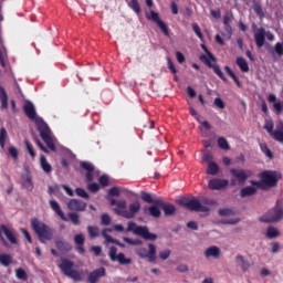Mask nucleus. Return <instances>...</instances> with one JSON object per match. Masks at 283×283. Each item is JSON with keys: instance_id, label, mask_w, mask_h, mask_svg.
Wrapping results in <instances>:
<instances>
[{"instance_id": "22", "label": "nucleus", "mask_w": 283, "mask_h": 283, "mask_svg": "<svg viewBox=\"0 0 283 283\" xmlns=\"http://www.w3.org/2000/svg\"><path fill=\"white\" fill-rule=\"evenodd\" d=\"M81 167L86 171V182H92V180H94V165H92L90 161H82Z\"/></svg>"}, {"instance_id": "62", "label": "nucleus", "mask_w": 283, "mask_h": 283, "mask_svg": "<svg viewBox=\"0 0 283 283\" xmlns=\"http://www.w3.org/2000/svg\"><path fill=\"white\" fill-rule=\"evenodd\" d=\"M214 105L219 107V109H224V102L220 97L214 98Z\"/></svg>"}, {"instance_id": "27", "label": "nucleus", "mask_w": 283, "mask_h": 283, "mask_svg": "<svg viewBox=\"0 0 283 283\" xmlns=\"http://www.w3.org/2000/svg\"><path fill=\"white\" fill-rule=\"evenodd\" d=\"M0 109L3 112L4 109H8V92L6 91V87H3L0 84Z\"/></svg>"}, {"instance_id": "1", "label": "nucleus", "mask_w": 283, "mask_h": 283, "mask_svg": "<svg viewBox=\"0 0 283 283\" xmlns=\"http://www.w3.org/2000/svg\"><path fill=\"white\" fill-rule=\"evenodd\" d=\"M31 228L42 244H45V242L54 238V231L52 228H50V226L45 224L43 221H40L38 218L31 220Z\"/></svg>"}, {"instance_id": "36", "label": "nucleus", "mask_w": 283, "mask_h": 283, "mask_svg": "<svg viewBox=\"0 0 283 283\" xmlns=\"http://www.w3.org/2000/svg\"><path fill=\"white\" fill-rule=\"evenodd\" d=\"M0 264H2V266H10V264H12V255L10 254H0Z\"/></svg>"}, {"instance_id": "7", "label": "nucleus", "mask_w": 283, "mask_h": 283, "mask_svg": "<svg viewBox=\"0 0 283 283\" xmlns=\"http://www.w3.org/2000/svg\"><path fill=\"white\" fill-rule=\"evenodd\" d=\"M259 178L261 182L265 185V187H277V182L282 180V172L277 170H265L259 174Z\"/></svg>"}, {"instance_id": "9", "label": "nucleus", "mask_w": 283, "mask_h": 283, "mask_svg": "<svg viewBox=\"0 0 283 283\" xmlns=\"http://www.w3.org/2000/svg\"><path fill=\"white\" fill-rule=\"evenodd\" d=\"M283 218V209L280 207V201L276 202V206L270 209L264 216L260 218L261 222H280Z\"/></svg>"}, {"instance_id": "16", "label": "nucleus", "mask_w": 283, "mask_h": 283, "mask_svg": "<svg viewBox=\"0 0 283 283\" xmlns=\"http://www.w3.org/2000/svg\"><path fill=\"white\" fill-rule=\"evenodd\" d=\"M157 207H160L167 218L174 216L176 213V206L171 203H167L163 200V198H158L156 201Z\"/></svg>"}, {"instance_id": "31", "label": "nucleus", "mask_w": 283, "mask_h": 283, "mask_svg": "<svg viewBox=\"0 0 283 283\" xmlns=\"http://www.w3.org/2000/svg\"><path fill=\"white\" fill-rule=\"evenodd\" d=\"M40 167L44 174H52V165L48 163V158H45V155L40 156Z\"/></svg>"}, {"instance_id": "64", "label": "nucleus", "mask_w": 283, "mask_h": 283, "mask_svg": "<svg viewBox=\"0 0 283 283\" xmlns=\"http://www.w3.org/2000/svg\"><path fill=\"white\" fill-rule=\"evenodd\" d=\"M108 195L109 196H120V190L118 189V187H113L108 190Z\"/></svg>"}, {"instance_id": "28", "label": "nucleus", "mask_w": 283, "mask_h": 283, "mask_svg": "<svg viewBox=\"0 0 283 283\" xmlns=\"http://www.w3.org/2000/svg\"><path fill=\"white\" fill-rule=\"evenodd\" d=\"M145 216H151V218H160V209L157 206L144 207Z\"/></svg>"}, {"instance_id": "15", "label": "nucleus", "mask_w": 283, "mask_h": 283, "mask_svg": "<svg viewBox=\"0 0 283 283\" xmlns=\"http://www.w3.org/2000/svg\"><path fill=\"white\" fill-rule=\"evenodd\" d=\"M3 234L9 240L10 244H18L17 237L14 235V232H12L10 229L6 227V224L0 226V240L3 242V244H8L6 241V238H3Z\"/></svg>"}, {"instance_id": "57", "label": "nucleus", "mask_w": 283, "mask_h": 283, "mask_svg": "<svg viewBox=\"0 0 283 283\" xmlns=\"http://www.w3.org/2000/svg\"><path fill=\"white\" fill-rule=\"evenodd\" d=\"M231 21H233V13H227L223 15V25L231 24Z\"/></svg>"}, {"instance_id": "20", "label": "nucleus", "mask_w": 283, "mask_h": 283, "mask_svg": "<svg viewBox=\"0 0 283 283\" xmlns=\"http://www.w3.org/2000/svg\"><path fill=\"white\" fill-rule=\"evenodd\" d=\"M23 112L27 117L30 118V120H36V108L34 107V104L30 101H27L23 105Z\"/></svg>"}, {"instance_id": "52", "label": "nucleus", "mask_w": 283, "mask_h": 283, "mask_svg": "<svg viewBox=\"0 0 283 283\" xmlns=\"http://www.w3.org/2000/svg\"><path fill=\"white\" fill-rule=\"evenodd\" d=\"M231 34H233V28L231 27V24H224L223 36H228V39H231Z\"/></svg>"}, {"instance_id": "24", "label": "nucleus", "mask_w": 283, "mask_h": 283, "mask_svg": "<svg viewBox=\"0 0 283 283\" xmlns=\"http://www.w3.org/2000/svg\"><path fill=\"white\" fill-rule=\"evenodd\" d=\"M269 103H273V112L276 114V116H280L282 114V102L277 101V97L274 94H271L268 96Z\"/></svg>"}, {"instance_id": "26", "label": "nucleus", "mask_w": 283, "mask_h": 283, "mask_svg": "<svg viewBox=\"0 0 283 283\" xmlns=\"http://www.w3.org/2000/svg\"><path fill=\"white\" fill-rule=\"evenodd\" d=\"M49 205H50L51 209L54 210L56 216H59V218H61V220H63V222H67V217H65V212H63V210L61 209V205H59L56 202V200H50Z\"/></svg>"}, {"instance_id": "18", "label": "nucleus", "mask_w": 283, "mask_h": 283, "mask_svg": "<svg viewBox=\"0 0 283 283\" xmlns=\"http://www.w3.org/2000/svg\"><path fill=\"white\" fill-rule=\"evenodd\" d=\"M254 41L256 48H264V43L266 42V30L264 28H259L254 32Z\"/></svg>"}, {"instance_id": "6", "label": "nucleus", "mask_w": 283, "mask_h": 283, "mask_svg": "<svg viewBox=\"0 0 283 283\" xmlns=\"http://www.w3.org/2000/svg\"><path fill=\"white\" fill-rule=\"evenodd\" d=\"M178 203L181 207H185L186 209H188L189 211H199L201 213H207L209 211V207L200 203V200H198L195 197L192 198L181 197L178 200Z\"/></svg>"}, {"instance_id": "55", "label": "nucleus", "mask_w": 283, "mask_h": 283, "mask_svg": "<svg viewBox=\"0 0 283 283\" xmlns=\"http://www.w3.org/2000/svg\"><path fill=\"white\" fill-rule=\"evenodd\" d=\"M98 182L102 187H107V185H109V177L103 175L99 177Z\"/></svg>"}, {"instance_id": "34", "label": "nucleus", "mask_w": 283, "mask_h": 283, "mask_svg": "<svg viewBox=\"0 0 283 283\" xmlns=\"http://www.w3.org/2000/svg\"><path fill=\"white\" fill-rule=\"evenodd\" d=\"M260 149H261L262 154H264L266 156V158H270V160H273V158H274L273 151H271L269 149V145H266V143H261Z\"/></svg>"}, {"instance_id": "63", "label": "nucleus", "mask_w": 283, "mask_h": 283, "mask_svg": "<svg viewBox=\"0 0 283 283\" xmlns=\"http://www.w3.org/2000/svg\"><path fill=\"white\" fill-rule=\"evenodd\" d=\"M98 189H101V187L96 182L88 185V190L92 191L93 193H96V191H98Z\"/></svg>"}, {"instance_id": "19", "label": "nucleus", "mask_w": 283, "mask_h": 283, "mask_svg": "<svg viewBox=\"0 0 283 283\" xmlns=\"http://www.w3.org/2000/svg\"><path fill=\"white\" fill-rule=\"evenodd\" d=\"M229 186V180L227 179H210L208 182L209 189L213 191H219L220 189H224V187Z\"/></svg>"}, {"instance_id": "43", "label": "nucleus", "mask_w": 283, "mask_h": 283, "mask_svg": "<svg viewBox=\"0 0 283 283\" xmlns=\"http://www.w3.org/2000/svg\"><path fill=\"white\" fill-rule=\"evenodd\" d=\"M192 30L198 39H200V41H205V35H202V30L200 29V25H198V23H192Z\"/></svg>"}, {"instance_id": "11", "label": "nucleus", "mask_w": 283, "mask_h": 283, "mask_svg": "<svg viewBox=\"0 0 283 283\" xmlns=\"http://www.w3.org/2000/svg\"><path fill=\"white\" fill-rule=\"evenodd\" d=\"M146 19L147 21H153V23H156L165 36H169V27H167V23L160 20V15L156 11H150V13H147Z\"/></svg>"}, {"instance_id": "40", "label": "nucleus", "mask_w": 283, "mask_h": 283, "mask_svg": "<svg viewBox=\"0 0 283 283\" xmlns=\"http://www.w3.org/2000/svg\"><path fill=\"white\" fill-rule=\"evenodd\" d=\"M219 216L222 218H229V216H235V212L231 208H222L218 210Z\"/></svg>"}, {"instance_id": "41", "label": "nucleus", "mask_w": 283, "mask_h": 283, "mask_svg": "<svg viewBox=\"0 0 283 283\" xmlns=\"http://www.w3.org/2000/svg\"><path fill=\"white\" fill-rule=\"evenodd\" d=\"M277 235H280V231H277V229L273 227H269L266 229V238H269L270 240H273V238H277Z\"/></svg>"}, {"instance_id": "12", "label": "nucleus", "mask_w": 283, "mask_h": 283, "mask_svg": "<svg viewBox=\"0 0 283 283\" xmlns=\"http://www.w3.org/2000/svg\"><path fill=\"white\" fill-rule=\"evenodd\" d=\"M136 254L143 260L147 258L148 262H156V245H154L153 243H149L148 249L138 248L136 250Z\"/></svg>"}, {"instance_id": "13", "label": "nucleus", "mask_w": 283, "mask_h": 283, "mask_svg": "<svg viewBox=\"0 0 283 283\" xmlns=\"http://www.w3.org/2000/svg\"><path fill=\"white\" fill-rule=\"evenodd\" d=\"M116 253H118V248L111 247L108 255H109L112 262H119V264H122L123 266H125V264H132V259L125 258V253H123V252H120L118 254H116Z\"/></svg>"}, {"instance_id": "33", "label": "nucleus", "mask_w": 283, "mask_h": 283, "mask_svg": "<svg viewBox=\"0 0 283 283\" xmlns=\"http://www.w3.org/2000/svg\"><path fill=\"white\" fill-rule=\"evenodd\" d=\"M218 171H220V167L216 163H209L207 168V174L209 176H217Z\"/></svg>"}, {"instance_id": "49", "label": "nucleus", "mask_w": 283, "mask_h": 283, "mask_svg": "<svg viewBox=\"0 0 283 283\" xmlns=\"http://www.w3.org/2000/svg\"><path fill=\"white\" fill-rule=\"evenodd\" d=\"M74 242L77 245L85 247V235H83V234H75L74 235Z\"/></svg>"}, {"instance_id": "54", "label": "nucleus", "mask_w": 283, "mask_h": 283, "mask_svg": "<svg viewBox=\"0 0 283 283\" xmlns=\"http://www.w3.org/2000/svg\"><path fill=\"white\" fill-rule=\"evenodd\" d=\"M9 154L13 160H17V158H19V150L14 146L9 147Z\"/></svg>"}, {"instance_id": "25", "label": "nucleus", "mask_w": 283, "mask_h": 283, "mask_svg": "<svg viewBox=\"0 0 283 283\" xmlns=\"http://www.w3.org/2000/svg\"><path fill=\"white\" fill-rule=\"evenodd\" d=\"M55 247L57 251H61V253H70L72 250V244H70V242L65 241L64 239H56Z\"/></svg>"}, {"instance_id": "59", "label": "nucleus", "mask_w": 283, "mask_h": 283, "mask_svg": "<svg viewBox=\"0 0 283 283\" xmlns=\"http://www.w3.org/2000/svg\"><path fill=\"white\" fill-rule=\"evenodd\" d=\"M253 10L256 14H259V17H263L264 15V11L262 10V4L260 3H255L253 6Z\"/></svg>"}, {"instance_id": "10", "label": "nucleus", "mask_w": 283, "mask_h": 283, "mask_svg": "<svg viewBox=\"0 0 283 283\" xmlns=\"http://www.w3.org/2000/svg\"><path fill=\"white\" fill-rule=\"evenodd\" d=\"M230 174L233 178V179H231L232 186H235L237 182L239 185H244V182H247V180H249V176H250L249 171H247L244 169H239V168H231Z\"/></svg>"}, {"instance_id": "56", "label": "nucleus", "mask_w": 283, "mask_h": 283, "mask_svg": "<svg viewBox=\"0 0 283 283\" xmlns=\"http://www.w3.org/2000/svg\"><path fill=\"white\" fill-rule=\"evenodd\" d=\"M87 231H88L91 238H96V237H98V228H94V227H92V226H88V227H87Z\"/></svg>"}, {"instance_id": "14", "label": "nucleus", "mask_w": 283, "mask_h": 283, "mask_svg": "<svg viewBox=\"0 0 283 283\" xmlns=\"http://www.w3.org/2000/svg\"><path fill=\"white\" fill-rule=\"evenodd\" d=\"M274 124L273 120H269L264 125V129L270 134V136L273 138V140H276V143H281L283 145V133L282 130L273 129Z\"/></svg>"}, {"instance_id": "4", "label": "nucleus", "mask_w": 283, "mask_h": 283, "mask_svg": "<svg viewBox=\"0 0 283 283\" xmlns=\"http://www.w3.org/2000/svg\"><path fill=\"white\" fill-rule=\"evenodd\" d=\"M59 269L63 275L73 280V282H83V274L74 270V262L70 259H62Z\"/></svg>"}, {"instance_id": "2", "label": "nucleus", "mask_w": 283, "mask_h": 283, "mask_svg": "<svg viewBox=\"0 0 283 283\" xmlns=\"http://www.w3.org/2000/svg\"><path fill=\"white\" fill-rule=\"evenodd\" d=\"M201 50H203L206 55H201L200 61H202V63H205L207 67H210V70H213L214 74H217V76H219L221 81L227 83V76L224 75L220 66L218 64H213L216 63V56H213V53H210L209 49H207V45L205 44H201Z\"/></svg>"}, {"instance_id": "45", "label": "nucleus", "mask_w": 283, "mask_h": 283, "mask_svg": "<svg viewBox=\"0 0 283 283\" xmlns=\"http://www.w3.org/2000/svg\"><path fill=\"white\" fill-rule=\"evenodd\" d=\"M107 231H112V229H104L103 232H102V235L103 238H105V241L108 243V244H114V242L116 241V239L112 238V235L107 234Z\"/></svg>"}, {"instance_id": "30", "label": "nucleus", "mask_w": 283, "mask_h": 283, "mask_svg": "<svg viewBox=\"0 0 283 283\" xmlns=\"http://www.w3.org/2000/svg\"><path fill=\"white\" fill-rule=\"evenodd\" d=\"M235 262L244 273H247V271H249L251 266V263H249V261L245 260L244 256L240 254L235 256Z\"/></svg>"}, {"instance_id": "35", "label": "nucleus", "mask_w": 283, "mask_h": 283, "mask_svg": "<svg viewBox=\"0 0 283 283\" xmlns=\"http://www.w3.org/2000/svg\"><path fill=\"white\" fill-rule=\"evenodd\" d=\"M140 197H142V200L144 202H147L148 205H156V202L158 201V199L151 198V195L146 191H142Z\"/></svg>"}, {"instance_id": "37", "label": "nucleus", "mask_w": 283, "mask_h": 283, "mask_svg": "<svg viewBox=\"0 0 283 283\" xmlns=\"http://www.w3.org/2000/svg\"><path fill=\"white\" fill-rule=\"evenodd\" d=\"M237 65L240 67L241 72H249V63L244 57H237Z\"/></svg>"}, {"instance_id": "29", "label": "nucleus", "mask_w": 283, "mask_h": 283, "mask_svg": "<svg viewBox=\"0 0 283 283\" xmlns=\"http://www.w3.org/2000/svg\"><path fill=\"white\" fill-rule=\"evenodd\" d=\"M206 258H213L214 260H218L220 258V248L212 245L205 251Z\"/></svg>"}, {"instance_id": "44", "label": "nucleus", "mask_w": 283, "mask_h": 283, "mask_svg": "<svg viewBox=\"0 0 283 283\" xmlns=\"http://www.w3.org/2000/svg\"><path fill=\"white\" fill-rule=\"evenodd\" d=\"M15 277H18V280H28V273L25 272V270H23V268H19L15 270Z\"/></svg>"}, {"instance_id": "8", "label": "nucleus", "mask_w": 283, "mask_h": 283, "mask_svg": "<svg viewBox=\"0 0 283 283\" xmlns=\"http://www.w3.org/2000/svg\"><path fill=\"white\" fill-rule=\"evenodd\" d=\"M140 211V201L136 200L128 206V210L125 209H118L114 208V213L116 216H120L122 218H125L126 220H132L136 218V214Z\"/></svg>"}, {"instance_id": "46", "label": "nucleus", "mask_w": 283, "mask_h": 283, "mask_svg": "<svg viewBox=\"0 0 283 283\" xmlns=\"http://www.w3.org/2000/svg\"><path fill=\"white\" fill-rule=\"evenodd\" d=\"M24 145H25V149H27L28 154L30 155V157L35 158L36 151H34V147L32 146V144H30L28 140H25Z\"/></svg>"}, {"instance_id": "61", "label": "nucleus", "mask_w": 283, "mask_h": 283, "mask_svg": "<svg viewBox=\"0 0 283 283\" xmlns=\"http://www.w3.org/2000/svg\"><path fill=\"white\" fill-rule=\"evenodd\" d=\"M124 242H126V244H132V245L143 244V241H140V240H133V239H129L127 237L124 238Z\"/></svg>"}, {"instance_id": "42", "label": "nucleus", "mask_w": 283, "mask_h": 283, "mask_svg": "<svg viewBox=\"0 0 283 283\" xmlns=\"http://www.w3.org/2000/svg\"><path fill=\"white\" fill-rule=\"evenodd\" d=\"M218 146L220 147V149H224L226 151L231 149V147L229 146V142H227V138L224 137L218 138Z\"/></svg>"}, {"instance_id": "5", "label": "nucleus", "mask_w": 283, "mask_h": 283, "mask_svg": "<svg viewBox=\"0 0 283 283\" xmlns=\"http://www.w3.org/2000/svg\"><path fill=\"white\" fill-rule=\"evenodd\" d=\"M127 231H132L135 235H139L144 240H150L151 242L158 240V235L149 232L147 226H137L134 221L128 222Z\"/></svg>"}, {"instance_id": "51", "label": "nucleus", "mask_w": 283, "mask_h": 283, "mask_svg": "<svg viewBox=\"0 0 283 283\" xmlns=\"http://www.w3.org/2000/svg\"><path fill=\"white\" fill-rule=\"evenodd\" d=\"M101 222H102V224H104V227H107V226L112 224V218L107 213L102 214Z\"/></svg>"}, {"instance_id": "21", "label": "nucleus", "mask_w": 283, "mask_h": 283, "mask_svg": "<svg viewBox=\"0 0 283 283\" xmlns=\"http://www.w3.org/2000/svg\"><path fill=\"white\" fill-rule=\"evenodd\" d=\"M105 275H106L105 268L96 269L88 274L87 282L96 283V282H98V280H101V277H105Z\"/></svg>"}, {"instance_id": "50", "label": "nucleus", "mask_w": 283, "mask_h": 283, "mask_svg": "<svg viewBox=\"0 0 283 283\" xmlns=\"http://www.w3.org/2000/svg\"><path fill=\"white\" fill-rule=\"evenodd\" d=\"M69 218H70V220H71V222H72L73 224H75V226L81 224V220H80L78 214H76V213H74V212H71V213H69Z\"/></svg>"}, {"instance_id": "58", "label": "nucleus", "mask_w": 283, "mask_h": 283, "mask_svg": "<svg viewBox=\"0 0 283 283\" xmlns=\"http://www.w3.org/2000/svg\"><path fill=\"white\" fill-rule=\"evenodd\" d=\"M167 61H168V70H170L172 74H178V70H176V65H174V61H171L170 57H167Z\"/></svg>"}, {"instance_id": "47", "label": "nucleus", "mask_w": 283, "mask_h": 283, "mask_svg": "<svg viewBox=\"0 0 283 283\" xmlns=\"http://www.w3.org/2000/svg\"><path fill=\"white\" fill-rule=\"evenodd\" d=\"M128 6L136 12V14H140V3H138V0H130Z\"/></svg>"}, {"instance_id": "3", "label": "nucleus", "mask_w": 283, "mask_h": 283, "mask_svg": "<svg viewBox=\"0 0 283 283\" xmlns=\"http://www.w3.org/2000/svg\"><path fill=\"white\" fill-rule=\"evenodd\" d=\"M35 123L40 137L45 143L46 147H49L51 151H56V146L54 145V139H52V130H50V126H48L43 118H36Z\"/></svg>"}, {"instance_id": "39", "label": "nucleus", "mask_w": 283, "mask_h": 283, "mask_svg": "<svg viewBox=\"0 0 283 283\" xmlns=\"http://www.w3.org/2000/svg\"><path fill=\"white\" fill-rule=\"evenodd\" d=\"M116 206L117 209H127V201L126 200H116V199H111V207Z\"/></svg>"}, {"instance_id": "48", "label": "nucleus", "mask_w": 283, "mask_h": 283, "mask_svg": "<svg viewBox=\"0 0 283 283\" xmlns=\"http://www.w3.org/2000/svg\"><path fill=\"white\" fill-rule=\"evenodd\" d=\"M75 193L76 196H78V198H84L85 200H90V193H87V191H85V189L83 188H76Z\"/></svg>"}, {"instance_id": "60", "label": "nucleus", "mask_w": 283, "mask_h": 283, "mask_svg": "<svg viewBox=\"0 0 283 283\" xmlns=\"http://www.w3.org/2000/svg\"><path fill=\"white\" fill-rule=\"evenodd\" d=\"M169 255H171V250H164L159 252L160 260H168Z\"/></svg>"}, {"instance_id": "38", "label": "nucleus", "mask_w": 283, "mask_h": 283, "mask_svg": "<svg viewBox=\"0 0 283 283\" xmlns=\"http://www.w3.org/2000/svg\"><path fill=\"white\" fill-rule=\"evenodd\" d=\"M6 140H8V130L6 127L0 128V147L1 149L6 148Z\"/></svg>"}, {"instance_id": "32", "label": "nucleus", "mask_w": 283, "mask_h": 283, "mask_svg": "<svg viewBox=\"0 0 283 283\" xmlns=\"http://www.w3.org/2000/svg\"><path fill=\"white\" fill-rule=\"evenodd\" d=\"M258 193V188L253 186H247L241 189L240 196L241 198H247L248 196H255Z\"/></svg>"}, {"instance_id": "17", "label": "nucleus", "mask_w": 283, "mask_h": 283, "mask_svg": "<svg viewBox=\"0 0 283 283\" xmlns=\"http://www.w3.org/2000/svg\"><path fill=\"white\" fill-rule=\"evenodd\" d=\"M67 209H70V211H85L87 203L81 199H71L67 203Z\"/></svg>"}, {"instance_id": "53", "label": "nucleus", "mask_w": 283, "mask_h": 283, "mask_svg": "<svg viewBox=\"0 0 283 283\" xmlns=\"http://www.w3.org/2000/svg\"><path fill=\"white\" fill-rule=\"evenodd\" d=\"M274 52H275L279 56H282V54H283V41H282V42H277V43L274 45Z\"/></svg>"}, {"instance_id": "23", "label": "nucleus", "mask_w": 283, "mask_h": 283, "mask_svg": "<svg viewBox=\"0 0 283 283\" xmlns=\"http://www.w3.org/2000/svg\"><path fill=\"white\" fill-rule=\"evenodd\" d=\"M21 185L23 189H27V191H32V189H34L32 175H30V172H24L21 175Z\"/></svg>"}]
</instances>
